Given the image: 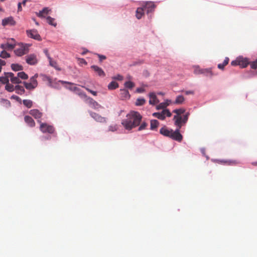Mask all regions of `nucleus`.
I'll return each mask as SVG.
<instances>
[{
    "instance_id": "16",
    "label": "nucleus",
    "mask_w": 257,
    "mask_h": 257,
    "mask_svg": "<svg viewBox=\"0 0 257 257\" xmlns=\"http://www.w3.org/2000/svg\"><path fill=\"white\" fill-rule=\"evenodd\" d=\"M172 130L168 129L166 126H164L160 130V133L165 136L170 138Z\"/></svg>"
},
{
    "instance_id": "24",
    "label": "nucleus",
    "mask_w": 257,
    "mask_h": 257,
    "mask_svg": "<svg viewBox=\"0 0 257 257\" xmlns=\"http://www.w3.org/2000/svg\"><path fill=\"white\" fill-rule=\"evenodd\" d=\"M145 11H144L143 8L142 7L138 8L136 11V17L138 19H140L144 14Z\"/></svg>"
},
{
    "instance_id": "39",
    "label": "nucleus",
    "mask_w": 257,
    "mask_h": 257,
    "mask_svg": "<svg viewBox=\"0 0 257 257\" xmlns=\"http://www.w3.org/2000/svg\"><path fill=\"white\" fill-rule=\"evenodd\" d=\"M146 102V100L143 98H138L135 103L137 106H141L144 105Z\"/></svg>"
},
{
    "instance_id": "42",
    "label": "nucleus",
    "mask_w": 257,
    "mask_h": 257,
    "mask_svg": "<svg viewBox=\"0 0 257 257\" xmlns=\"http://www.w3.org/2000/svg\"><path fill=\"white\" fill-rule=\"evenodd\" d=\"M5 89L9 92H13L15 89V87L9 82L6 85Z\"/></svg>"
},
{
    "instance_id": "10",
    "label": "nucleus",
    "mask_w": 257,
    "mask_h": 257,
    "mask_svg": "<svg viewBox=\"0 0 257 257\" xmlns=\"http://www.w3.org/2000/svg\"><path fill=\"white\" fill-rule=\"evenodd\" d=\"M28 36L30 38L34 39L35 40H41V37L38 34V31L36 30H30L27 31Z\"/></svg>"
},
{
    "instance_id": "45",
    "label": "nucleus",
    "mask_w": 257,
    "mask_h": 257,
    "mask_svg": "<svg viewBox=\"0 0 257 257\" xmlns=\"http://www.w3.org/2000/svg\"><path fill=\"white\" fill-rule=\"evenodd\" d=\"M75 93L78 95L80 97L84 99H86L88 97L86 94L83 91H81L79 89V91H76Z\"/></svg>"
},
{
    "instance_id": "40",
    "label": "nucleus",
    "mask_w": 257,
    "mask_h": 257,
    "mask_svg": "<svg viewBox=\"0 0 257 257\" xmlns=\"http://www.w3.org/2000/svg\"><path fill=\"white\" fill-rule=\"evenodd\" d=\"M23 84H24V85L27 89L32 90L36 87V86H34L33 84L32 83H30V82L28 83L26 82H24Z\"/></svg>"
},
{
    "instance_id": "8",
    "label": "nucleus",
    "mask_w": 257,
    "mask_h": 257,
    "mask_svg": "<svg viewBox=\"0 0 257 257\" xmlns=\"http://www.w3.org/2000/svg\"><path fill=\"white\" fill-rule=\"evenodd\" d=\"M89 114L90 116L97 122L106 123L107 121V118L106 117H103L98 113L90 111L89 112Z\"/></svg>"
},
{
    "instance_id": "28",
    "label": "nucleus",
    "mask_w": 257,
    "mask_h": 257,
    "mask_svg": "<svg viewBox=\"0 0 257 257\" xmlns=\"http://www.w3.org/2000/svg\"><path fill=\"white\" fill-rule=\"evenodd\" d=\"M159 124V121L156 119H153L151 120V130H154L158 127Z\"/></svg>"
},
{
    "instance_id": "7",
    "label": "nucleus",
    "mask_w": 257,
    "mask_h": 257,
    "mask_svg": "<svg viewBox=\"0 0 257 257\" xmlns=\"http://www.w3.org/2000/svg\"><path fill=\"white\" fill-rule=\"evenodd\" d=\"M26 61L29 65H35L37 64L38 60L37 56L34 54H32L26 56Z\"/></svg>"
},
{
    "instance_id": "30",
    "label": "nucleus",
    "mask_w": 257,
    "mask_h": 257,
    "mask_svg": "<svg viewBox=\"0 0 257 257\" xmlns=\"http://www.w3.org/2000/svg\"><path fill=\"white\" fill-rule=\"evenodd\" d=\"M184 97L183 95H179L176 97L175 101H174V104H180L183 103L184 101Z\"/></svg>"
},
{
    "instance_id": "47",
    "label": "nucleus",
    "mask_w": 257,
    "mask_h": 257,
    "mask_svg": "<svg viewBox=\"0 0 257 257\" xmlns=\"http://www.w3.org/2000/svg\"><path fill=\"white\" fill-rule=\"evenodd\" d=\"M0 102L3 103V104L6 106V107H10L11 106L10 101L7 99H1Z\"/></svg>"
},
{
    "instance_id": "51",
    "label": "nucleus",
    "mask_w": 257,
    "mask_h": 257,
    "mask_svg": "<svg viewBox=\"0 0 257 257\" xmlns=\"http://www.w3.org/2000/svg\"><path fill=\"white\" fill-rule=\"evenodd\" d=\"M97 55L99 57L100 61H102V60H105L106 58V56L104 55H100L98 54H97Z\"/></svg>"
},
{
    "instance_id": "31",
    "label": "nucleus",
    "mask_w": 257,
    "mask_h": 257,
    "mask_svg": "<svg viewBox=\"0 0 257 257\" xmlns=\"http://www.w3.org/2000/svg\"><path fill=\"white\" fill-rule=\"evenodd\" d=\"M49 64L50 65L54 67L56 70H60V69L58 67V66L57 65V63L56 61L53 60L52 58H49Z\"/></svg>"
},
{
    "instance_id": "6",
    "label": "nucleus",
    "mask_w": 257,
    "mask_h": 257,
    "mask_svg": "<svg viewBox=\"0 0 257 257\" xmlns=\"http://www.w3.org/2000/svg\"><path fill=\"white\" fill-rule=\"evenodd\" d=\"M170 138L179 142H181L183 139V136L180 133V128H177L175 131L172 130Z\"/></svg>"
},
{
    "instance_id": "22",
    "label": "nucleus",
    "mask_w": 257,
    "mask_h": 257,
    "mask_svg": "<svg viewBox=\"0 0 257 257\" xmlns=\"http://www.w3.org/2000/svg\"><path fill=\"white\" fill-rule=\"evenodd\" d=\"M206 72L209 74L210 76H211L212 75L211 70H210L209 69L202 70V69H200L199 67H195V68L194 69V73H195L196 74H201V73H205Z\"/></svg>"
},
{
    "instance_id": "12",
    "label": "nucleus",
    "mask_w": 257,
    "mask_h": 257,
    "mask_svg": "<svg viewBox=\"0 0 257 257\" xmlns=\"http://www.w3.org/2000/svg\"><path fill=\"white\" fill-rule=\"evenodd\" d=\"M16 21L14 20L12 17H9L5 18L2 21V25L4 26L10 25L11 26H15L16 25Z\"/></svg>"
},
{
    "instance_id": "17",
    "label": "nucleus",
    "mask_w": 257,
    "mask_h": 257,
    "mask_svg": "<svg viewBox=\"0 0 257 257\" xmlns=\"http://www.w3.org/2000/svg\"><path fill=\"white\" fill-rule=\"evenodd\" d=\"M29 113L34 116L36 119L40 118L42 116V113L38 109H34L29 111Z\"/></svg>"
},
{
    "instance_id": "52",
    "label": "nucleus",
    "mask_w": 257,
    "mask_h": 257,
    "mask_svg": "<svg viewBox=\"0 0 257 257\" xmlns=\"http://www.w3.org/2000/svg\"><path fill=\"white\" fill-rule=\"evenodd\" d=\"M69 89L71 90H72L73 91H74L75 92L76 91H79V88L76 87V86H72V87H70L69 88Z\"/></svg>"
},
{
    "instance_id": "32",
    "label": "nucleus",
    "mask_w": 257,
    "mask_h": 257,
    "mask_svg": "<svg viewBox=\"0 0 257 257\" xmlns=\"http://www.w3.org/2000/svg\"><path fill=\"white\" fill-rule=\"evenodd\" d=\"M118 87V84L115 81H111L108 85V88L110 90L115 89Z\"/></svg>"
},
{
    "instance_id": "53",
    "label": "nucleus",
    "mask_w": 257,
    "mask_h": 257,
    "mask_svg": "<svg viewBox=\"0 0 257 257\" xmlns=\"http://www.w3.org/2000/svg\"><path fill=\"white\" fill-rule=\"evenodd\" d=\"M238 59H237L235 60L232 61L231 62V64L232 66H237V65H238Z\"/></svg>"
},
{
    "instance_id": "35",
    "label": "nucleus",
    "mask_w": 257,
    "mask_h": 257,
    "mask_svg": "<svg viewBox=\"0 0 257 257\" xmlns=\"http://www.w3.org/2000/svg\"><path fill=\"white\" fill-rule=\"evenodd\" d=\"M46 19H47V23L49 25L53 26L54 27L56 26L57 23L55 22V19H54L50 16H48L47 17Z\"/></svg>"
},
{
    "instance_id": "38",
    "label": "nucleus",
    "mask_w": 257,
    "mask_h": 257,
    "mask_svg": "<svg viewBox=\"0 0 257 257\" xmlns=\"http://www.w3.org/2000/svg\"><path fill=\"white\" fill-rule=\"evenodd\" d=\"M169 104V103L168 102L161 103L156 106V109L157 110H159V109H165L164 108H165L167 106H168Z\"/></svg>"
},
{
    "instance_id": "29",
    "label": "nucleus",
    "mask_w": 257,
    "mask_h": 257,
    "mask_svg": "<svg viewBox=\"0 0 257 257\" xmlns=\"http://www.w3.org/2000/svg\"><path fill=\"white\" fill-rule=\"evenodd\" d=\"M121 97L123 98H129L130 97V95L129 92L126 89H121Z\"/></svg>"
},
{
    "instance_id": "11",
    "label": "nucleus",
    "mask_w": 257,
    "mask_h": 257,
    "mask_svg": "<svg viewBox=\"0 0 257 257\" xmlns=\"http://www.w3.org/2000/svg\"><path fill=\"white\" fill-rule=\"evenodd\" d=\"M6 75H8V77L10 78V80L12 83L19 84L22 82L21 80L19 79L18 75L15 76L12 72H7Z\"/></svg>"
},
{
    "instance_id": "55",
    "label": "nucleus",
    "mask_w": 257,
    "mask_h": 257,
    "mask_svg": "<svg viewBox=\"0 0 257 257\" xmlns=\"http://www.w3.org/2000/svg\"><path fill=\"white\" fill-rule=\"evenodd\" d=\"M85 89L88 91L90 93H91L92 94H93V95L95 96L97 94V92L96 91H93L92 90H90L89 89V88H85Z\"/></svg>"
},
{
    "instance_id": "9",
    "label": "nucleus",
    "mask_w": 257,
    "mask_h": 257,
    "mask_svg": "<svg viewBox=\"0 0 257 257\" xmlns=\"http://www.w3.org/2000/svg\"><path fill=\"white\" fill-rule=\"evenodd\" d=\"M142 8H143L144 11H145L147 14H149L154 11L156 6L154 3L149 2H147Z\"/></svg>"
},
{
    "instance_id": "54",
    "label": "nucleus",
    "mask_w": 257,
    "mask_h": 257,
    "mask_svg": "<svg viewBox=\"0 0 257 257\" xmlns=\"http://www.w3.org/2000/svg\"><path fill=\"white\" fill-rule=\"evenodd\" d=\"M11 98H13L14 99H16L18 101H19V102L21 101V99L19 96H18L17 95H12Z\"/></svg>"
},
{
    "instance_id": "27",
    "label": "nucleus",
    "mask_w": 257,
    "mask_h": 257,
    "mask_svg": "<svg viewBox=\"0 0 257 257\" xmlns=\"http://www.w3.org/2000/svg\"><path fill=\"white\" fill-rule=\"evenodd\" d=\"M229 58L228 57H226L223 62V63L222 64H218V65H217V67L221 69V70H223L224 69V67L228 64V62H229Z\"/></svg>"
},
{
    "instance_id": "26",
    "label": "nucleus",
    "mask_w": 257,
    "mask_h": 257,
    "mask_svg": "<svg viewBox=\"0 0 257 257\" xmlns=\"http://www.w3.org/2000/svg\"><path fill=\"white\" fill-rule=\"evenodd\" d=\"M12 69L15 71H18L23 70V67L18 64H12L11 65Z\"/></svg>"
},
{
    "instance_id": "19",
    "label": "nucleus",
    "mask_w": 257,
    "mask_h": 257,
    "mask_svg": "<svg viewBox=\"0 0 257 257\" xmlns=\"http://www.w3.org/2000/svg\"><path fill=\"white\" fill-rule=\"evenodd\" d=\"M87 100H89V103L93 108L98 109L102 107V106L99 104H98L96 101H95L92 98L88 97L87 98Z\"/></svg>"
},
{
    "instance_id": "62",
    "label": "nucleus",
    "mask_w": 257,
    "mask_h": 257,
    "mask_svg": "<svg viewBox=\"0 0 257 257\" xmlns=\"http://www.w3.org/2000/svg\"><path fill=\"white\" fill-rule=\"evenodd\" d=\"M62 84H65V83H67V84H71V85H74L73 83H71V82H67V81H60Z\"/></svg>"
},
{
    "instance_id": "61",
    "label": "nucleus",
    "mask_w": 257,
    "mask_h": 257,
    "mask_svg": "<svg viewBox=\"0 0 257 257\" xmlns=\"http://www.w3.org/2000/svg\"><path fill=\"white\" fill-rule=\"evenodd\" d=\"M6 65V62L4 60L0 59V66H4Z\"/></svg>"
},
{
    "instance_id": "57",
    "label": "nucleus",
    "mask_w": 257,
    "mask_h": 257,
    "mask_svg": "<svg viewBox=\"0 0 257 257\" xmlns=\"http://www.w3.org/2000/svg\"><path fill=\"white\" fill-rule=\"evenodd\" d=\"M22 4L21 3H19L18 5V11L21 12L22 11Z\"/></svg>"
},
{
    "instance_id": "50",
    "label": "nucleus",
    "mask_w": 257,
    "mask_h": 257,
    "mask_svg": "<svg viewBox=\"0 0 257 257\" xmlns=\"http://www.w3.org/2000/svg\"><path fill=\"white\" fill-rule=\"evenodd\" d=\"M250 67L253 69H255L257 68V61H253L250 63Z\"/></svg>"
},
{
    "instance_id": "46",
    "label": "nucleus",
    "mask_w": 257,
    "mask_h": 257,
    "mask_svg": "<svg viewBox=\"0 0 257 257\" xmlns=\"http://www.w3.org/2000/svg\"><path fill=\"white\" fill-rule=\"evenodd\" d=\"M0 57L2 58H7L10 57V54L7 53L5 50H3L0 54Z\"/></svg>"
},
{
    "instance_id": "36",
    "label": "nucleus",
    "mask_w": 257,
    "mask_h": 257,
    "mask_svg": "<svg viewBox=\"0 0 257 257\" xmlns=\"http://www.w3.org/2000/svg\"><path fill=\"white\" fill-rule=\"evenodd\" d=\"M185 109L184 108L176 109L173 110V112L176 113L175 115L181 116V115L184 113Z\"/></svg>"
},
{
    "instance_id": "44",
    "label": "nucleus",
    "mask_w": 257,
    "mask_h": 257,
    "mask_svg": "<svg viewBox=\"0 0 257 257\" xmlns=\"http://www.w3.org/2000/svg\"><path fill=\"white\" fill-rule=\"evenodd\" d=\"M148 126V123L145 121H143L142 123H140V126L138 128L139 131H141L144 130Z\"/></svg>"
},
{
    "instance_id": "48",
    "label": "nucleus",
    "mask_w": 257,
    "mask_h": 257,
    "mask_svg": "<svg viewBox=\"0 0 257 257\" xmlns=\"http://www.w3.org/2000/svg\"><path fill=\"white\" fill-rule=\"evenodd\" d=\"M117 130V127L116 125H110L108 127V131L111 132H115Z\"/></svg>"
},
{
    "instance_id": "34",
    "label": "nucleus",
    "mask_w": 257,
    "mask_h": 257,
    "mask_svg": "<svg viewBox=\"0 0 257 257\" xmlns=\"http://www.w3.org/2000/svg\"><path fill=\"white\" fill-rule=\"evenodd\" d=\"M23 104L27 108H31L33 106V101L30 99H24L23 101Z\"/></svg>"
},
{
    "instance_id": "56",
    "label": "nucleus",
    "mask_w": 257,
    "mask_h": 257,
    "mask_svg": "<svg viewBox=\"0 0 257 257\" xmlns=\"http://www.w3.org/2000/svg\"><path fill=\"white\" fill-rule=\"evenodd\" d=\"M78 61H79V63L81 64H84L85 65L87 64L86 61L83 58H79L78 59Z\"/></svg>"
},
{
    "instance_id": "41",
    "label": "nucleus",
    "mask_w": 257,
    "mask_h": 257,
    "mask_svg": "<svg viewBox=\"0 0 257 257\" xmlns=\"http://www.w3.org/2000/svg\"><path fill=\"white\" fill-rule=\"evenodd\" d=\"M38 77V74H36L30 78V83L33 84L34 86H37L38 83L36 78Z\"/></svg>"
},
{
    "instance_id": "20",
    "label": "nucleus",
    "mask_w": 257,
    "mask_h": 257,
    "mask_svg": "<svg viewBox=\"0 0 257 257\" xmlns=\"http://www.w3.org/2000/svg\"><path fill=\"white\" fill-rule=\"evenodd\" d=\"M24 120L30 127H34L35 125V122L34 119L30 116L26 115L24 117Z\"/></svg>"
},
{
    "instance_id": "23",
    "label": "nucleus",
    "mask_w": 257,
    "mask_h": 257,
    "mask_svg": "<svg viewBox=\"0 0 257 257\" xmlns=\"http://www.w3.org/2000/svg\"><path fill=\"white\" fill-rule=\"evenodd\" d=\"M16 46L15 44H2L1 45V48L3 49L12 50Z\"/></svg>"
},
{
    "instance_id": "21",
    "label": "nucleus",
    "mask_w": 257,
    "mask_h": 257,
    "mask_svg": "<svg viewBox=\"0 0 257 257\" xmlns=\"http://www.w3.org/2000/svg\"><path fill=\"white\" fill-rule=\"evenodd\" d=\"M238 64L241 68H245L249 64V62L247 59L241 58H238Z\"/></svg>"
},
{
    "instance_id": "60",
    "label": "nucleus",
    "mask_w": 257,
    "mask_h": 257,
    "mask_svg": "<svg viewBox=\"0 0 257 257\" xmlns=\"http://www.w3.org/2000/svg\"><path fill=\"white\" fill-rule=\"evenodd\" d=\"M185 94H187V95H188V94H194V91H192V90L186 91H185Z\"/></svg>"
},
{
    "instance_id": "58",
    "label": "nucleus",
    "mask_w": 257,
    "mask_h": 257,
    "mask_svg": "<svg viewBox=\"0 0 257 257\" xmlns=\"http://www.w3.org/2000/svg\"><path fill=\"white\" fill-rule=\"evenodd\" d=\"M144 91V89L143 88H138L137 89V92H138V93H142Z\"/></svg>"
},
{
    "instance_id": "4",
    "label": "nucleus",
    "mask_w": 257,
    "mask_h": 257,
    "mask_svg": "<svg viewBox=\"0 0 257 257\" xmlns=\"http://www.w3.org/2000/svg\"><path fill=\"white\" fill-rule=\"evenodd\" d=\"M29 45L28 44H20L19 48L15 50V53L18 56H22L29 52Z\"/></svg>"
},
{
    "instance_id": "33",
    "label": "nucleus",
    "mask_w": 257,
    "mask_h": 257,
    "mask_svg": "<svg viewBox=\"0 0 257 257\" xmlns=\"http://www.w3.org/2000/svg\"><path fill=\"white\" fill-rule=\"evenodd\" d=\"M6 73H5V76L0 77V82H1L3 84H7L9 82V77H8V75H6Z\"/></svg>"
},
{
    "instance_id": "25",
    "label": "nucleus",
    "mask_w": 257,
    "mask_h": 257,
    "mask_svg": "<svg viewBox=\"0 0 257 257\" xmlns=\"http://www.w3.org/2000/svg\"><path fill=\"white\" fill-rule=\"evenodd\" d=\"M15 90L16 91V93L20 95H22L24 94L25 92V90L24 88V87L20 85H16L15 86Z\"/></svg>"
},
{
    "instance_id": "49",
    "label": "nucleus",
    "mask_w": 257,
    "mask_h": 257,
    "mask_svg": "<svg viewBox=\"0 0 257 257\" xmlns=\"http://www.w3.org/2000/svg\"><path fill=\"white\" fill-rule=\"evenodd\" d=\"M113 79L121 81L123 79V76L120 74H117L116 75L112 77Z\"/></svg>"
},
{
    "instance_id": "43",
    "label": "nucleus",
    "mask_w": 257,
    "mask_h": 257,
    "mask_svg": "<svg viewBox=\"0 0 257 257\" xmlns=\"http://www.w3.org/2000/svg\"><path fill=\"white\" fill-rule=\"evenodd\" d=\"M125 88L132 89L135 86V83L132 81H126L124 83Z\"/></svg>"
},
{
    "instance_id": "13",
    "label": "nucleus",
    "mask_w": 257,
    "mask_h": 257,
    "mask_svg": "<svg viewBox=\"0 0 257 257\" xmlns=\"http://www.w3.org/2000/svg\"><path fill=\"white\" fill-rule=\"evenodd\" d=\"M91 68L99 76L103 77L105 76V72L100 67L96 65H92Z\"/></svg>"
},
{
    "instance_id": "3",
    "label": "nucleus",
    "mask_w": 257,
    "mask_h": 257,
    "mask_svg": "<svg viewBox=\"0 0 257 257\" xmlns=\"http://www.w3.org/2000/svg\"><path fill=\"white\" fill-rule=\"evenodd\" d=\"M152 115L160 120H165L166 117H171L172 113L168 109H163L161 112H154Z\"/></svg>"
},
{
    "instance_id": "37",
    "label": "nucleus",
    "mask_w": 257,
    "mask_h": 257,
    "mask_svg": "<svg viewBox=\"0 0 257 257\" xmlns=\"http://www.w3.org/2000/svg\"><path fill=\"white\" fill-rule=\"evenodd\" d=\"M17 75L20 79L21 78L25 80L28 78V75L23 71L18 73Z\"/></svg>"
},
{
    "instance_id": "5",
    "label": "nucleus",
    "mask_w": 257,
    "mask_h": 257,
    "mask_svg": "<svg viewBox=\"0 0 257 257\" xmlns=\"http://www.w3.org/2000/svg\"><path fill=\"white\" fill-rule=\"evenodd\" d=\"M40 129L43 133H48L53 134L55 131V129L52 125H49L46 123H41Z\"/></svg>"
},
{
    "instance_id": "59",
    "label": "nucleus",
    "mask_w": 257,
    "mask_h": 257,
    "mask_svg": "<svg viewBox=\"0 0 257 257\" xmlns=\"http://www.w3.org/2000/svg\"><path fill=\"white\" fill-rule=\"evenodd\" d=\"M44 52L46 55V56L47 57L48 60H49V58H51L49 54V52H48V51L47 50H44Z\"/></svg>"
},
{
    "instance_id": "1",
    "label": "nucleus",
    "mask_w": 257,
    "mask_h": 257,
    "mask_svg": "<svg viewBox=\"0 0 257 257\" xmlns=\"http://www.w3.org/2000/svg\"><path fill=\"white\" fill-rule=\"evenodd\" d=\"M142 116L137 111H132L123 119L121 124L127 130H131L139 126L141 122Z\"/></svg>"
},
{
    "instance_id": "15",
    "label": "nucleus",
    "mask_w": 257,
    "mask_h": 257,
    "mask_svg": "<svg viewBox=\"0 0 257 257\" xmlns=\"http://www.w3.org/2000/svg\"><path fill=\"white\" fill-rule=\"evenodd\" d=\"M150 100L149 103L151 105H155L159 102V100L154 92H151L149 94Z\"/></svg>"
},
{
    "instance_id": "14",
    "label": "nucleus",
    "mask_w": 257,
    "mask_h": 257,
    "mask_svg": "<svg viewBox=\"0 0 257 257\" xmlns=\"http://www.w3.org/2000/svg\"><path fill=\"white\" fill-rule=\"evenodd\" d=\"M217 162L219 163L226 164L228 165H235L239 163L237 160H217Z\"/></svg>"
},
{
    "instance_id": "2",
    "label": "nucleus",
    "mask_w": 257,
    "mask_h": 257,
    "mask_svg": "<svg viewBox=\"0 0 257 257\" xmlns=\"http://www.w3.org/2000/svg\"><path fill=\"white\" fill-rule=\"evenodd\" d=\"M190 113L186 112L185 114L182 116L174 115L173 120L174 121V124L178 128H181L182 125L185 124L188 121Z\"/></svg>"
},
{
    "instance_id": "63",
    "label": "nucleus",
    "mask_w": 257,
    "mask_h": 257,
    "mask_svg": "<svg viewBox=\"0 0 257 257\" xmlns=\"http://www.w3.org/2000/svg\"><path fill=\"white\" fill-rule=\"evenodd\" d=\"M28 1H29V0H23L21 4L22 5H23L24 6H25L27 2H28Z\"/></svg>"
},
{
    "instance_id": "18",
    "label": "nucleus",
    "mask_w": 257,
    "mask_h": 257,
    "mask_svg": "<svg viewBox=\"0 0 257 257\" xmlns=\"http://www.w3.org/2000/svg\"><path fill=\"white\" fill-rule=\"evenodd\" d=\"M50 11V9L47 7H45L42 11H40L38 13H37V15L39 18H45V16L48 15Z\"/></svg>"
},
{
    "instance_id": "64",
    "label": "nucleus",
    "mask_w": 257,
    "mask_h": 257,
    "mask_svg": "<svg viewBox=\"0 0 257 257\" xmlns=\"http://www.w3.org/2000/svg\"><path fill=\"white\" fill-rule=\"evenodd\" d=\"M252 165L254 166H257V162L252 163Z\"/></svg>"
}]
</instances>
